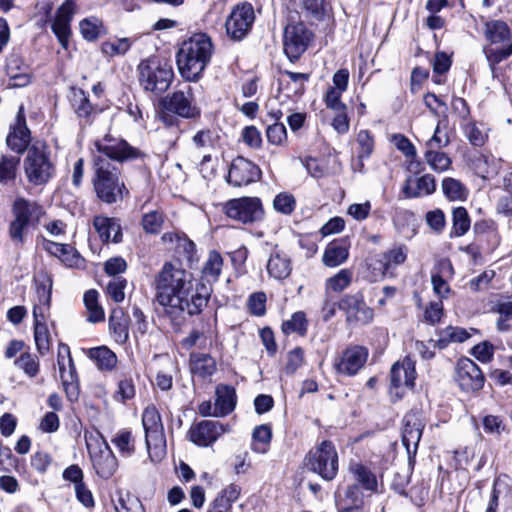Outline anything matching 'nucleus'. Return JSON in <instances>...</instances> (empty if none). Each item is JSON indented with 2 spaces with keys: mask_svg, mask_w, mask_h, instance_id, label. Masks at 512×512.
<instances>
[{
  "mask_svg": "<svg viewBox=\"0 0 512 512\" xmlns=\"http://www.w3.org/2000/svg\"><path fill=\"white\" fill-rule=\"evenodd\" d=\"M154 286L155 299L175 330L186 323L187 316L201 313L209 300L206 287L195 284L193 275L179 262H165L155 276Z\"/></svg>",
  "mask_w": 512,
  "mask_h": 512,
  "instance_id": "1",
  "label": "nucleus"
},
{
  "mask_svg": "<svg viewBox=\"0 0 512 512\" xmlns=\"http://www.w3.org/2000/svg\"><path fill=\"white\" fill-rule=\"evenodd\" d=\"M97 154L93 157V188L97 197L104 203L113 204L122 200L128 190L120 178L119 169L111 160L124 162L142 156L141 151L131 146L124 139L107 133L95 141Z\"/></svg>",
  "mask_w": 512,
  "mask_h": 512,
  "instance_id": "2",
  "label": "nucleus"
},
{
  "mask_svg": "<svg viewBox=\"0 0 512 512\" xmlns=\"http://www.w3.org/2000/svg\"><path fill=\"white\" fill-rule=\"evenodd\" d=\"M213 54V44L205 33H196L184 41L176 54L180 75L196 82L202 76Z\"/></svg>",
  "mask_w": 512,
  "mask_h": 512,
  "instance_id": "3",
  "label": "nucleus"
},
{
  "mask_svg": "<svg viewBox=\"0 0 512 512\" xmlns=\"http://www.w3.org/2000/svg\"><path fill=\"white\" fill-rule=\"evenodd\" d=\"M23 169L30 184L34 186L47 184L56 172L49 147L40 142L30 146L23 161Z\"/></svg>",
  "mask_w": 512,
  "mask_h": 512,
  "instance_id": "4",
  "label": "nucleus"
},
{
  "mask_svg": "<svg viewBox=\"0 0 512 512\" xmlns=\"http://www.w3.org/2000/svg\"><path fill=\"white\" fill-rule=\"evenodd\" d=\"M11 213L13 219L8 227V235L15 245H23L29 226L40 221L43 208L35 201L18 197L12 204Z\"/></svg>",
  "mask_w": 512,
  "mask_h": 512,
  "instance_id": "5",
  "label": "nucleus"
},
{
  "mask_svg": "<svg viewBox=\"0 0 512 512\" xmlns=\"http://www.w3.org/2000/svg\"><path fill=\"white\" fill-rule=\"evenodd\" d=\"M137 70L140 86L154 95L164 93L174 78L172 65L156 58L141 61Z\"/></svg>",
  "mask_w": 512,
  "mask_h": 512,
  "instance_id": "6",
  "label": "nucleus"
},
{
  "mask_svg": "<svg viewBox=\"0 0 512 512\" xmlns=\"http://www.w3.org/2000/svg\"><path fill=\"white\" fill-rule=\"evenodd\" d=\"M142 425L149 458L152 462L158 463L166 456L167 446L162 419L154 405H149L144 409Z\"/></svg>",
  "mask_w": 512,
  "mask_h": 512,
  "instance_id": "7",
  "label": "nucleus"
},
{
  "mask_svg": "<svg viewBox=\"0 0 512 512\" xmlns=\"http://www.w3.org/2000/svg\"><path fill=\"white\" fill-rule=\"evenodd\" d=\"M307 467L324 480H333L338 472V454L330 441L321 442L306 456Z\"/></svg>",
  "mask_w": 512,
  "mask_h": 512,
  "instance_id": "8",
  "label": "nucleus"
},
{
  "mask_svg": "<svg viewBox=\"0 0 512 512\" xmlns=\"http://www.w3.org/2000/svg\"><path fill=\"white\" fill-rule=\"evenodd\" d=\"M312 32L302 22L287 24L284 29L283 49L291 62L297 61L307 50Z\"/></svg>",
  "mask_w": 512,
  "mask_h": 512,
  "instance_id": "9",
  "label": "nucleus"
},
{
  "mask_svg": "<svg viewBox=\"0 0 512 512\" xmlns=\"http://www.w3.org/2000/svg\"><path fill=\"white\" fill-rule=\"evenodd\" d=\"M224 212L230 219L244 224L260 221L264 215L260 199L252 197L229 200L224 205Z\"/></svg>",
  "mask_w": 512,
  "mask_h": 512,
  "instance_id": "10",
  "label": "nucleus"
},
{
  "mask_svg": "<svg viewBox=\"0 0 512 512\" xmlns=\"http://www.w3.org/2000/svg\"><path fill=\"white\" fill-rule=\"evenodd\" d=\"M57 364L65 393L69 400H77L79 395L76 368L67 344L58 346Z\"/></svg>",
  "mask_w": 512,
  "mask_h": 512,
  "instance_id": "11",
  "label": "nucleus"
},
{
  "mask_svg": "<svg viewBox=\"0 0 512 512\" xmlns=\"http://www.w3.org/2000/svg\"><path fill=\"white\" fill-rule=\"evenodd\" d=\"M255 20L252 4L244 2L237 5L226 20L227 34L234 40L243 39L251 29Z\"/></svg>",
  "mask_w": 512,
  "mask_h": 512,
  "instance_id": "12",
  "label": "nucleus"
},
{
  "mask_svg": "<svg viewBox=\"0 0 512 512\" xmlns=\"http://www.w3.org/2000/svg\"><path fill=\"white\" fill-rule=\"evenodd\" d=\"M454 379L464 392H475L484 386V375L478 365L469 358H461L455 367Z\"/></svg>",
  "mask_w": 512,
  "mask_h": 512,
  "instance_id": "13",
  "label": "nucleus"
},
{
  "mask_svg": "<svg viewBox=\"0 0 512 512\" xmlns=\"http://www.w3.org/2000/svg\"><path fill=\"white\" fill-rule=\"evenodd\" d=\"M163 107L168 112L178 115L185 119H195L200 116V108L197 106L193 97L191 88L185 91H176L167 96L163 102Z\"/></svg>",
  "mask_w": 512,
  "mask_h": 512,
  "instance_id": "14",
  "label": "nucleus"
},
{
  "mask_svg": "<svg viewBox=\"0 0 512 512\" xmlns=\"http://www.w3.org/2000/svg\"><path fill=\"white\" fill-rule=\"evenodd\" d=\"M338 309L345 313L348 324H367L373 319V310L367 306L361 293L345 295L338 302Z\"/></svg>",
  "mask_w": 512,
  "mask_h": 512,
  "instance_id": "15",
  "label": "nucleus"
},
{
  "mask_svg": "<svg viewBox=\"0 0 512 512\" xmlns=\"http://www.w3.org/2000/svg\"><path fill=\"white\" fill-rule=\"evenodd\" d=\"M416 379L415 364L409 358L395 363L390 372V395L401 398L405 389L412 388Z\"/></svg>",
  "mask_w": 512,
  "mask_h": 512,
  "instance_id": "16",
  "label": "nucleus"
},
{
  "mask_svg": "<svg viewBox=\"0 0 512 512\" xmlns=\"http://www.w3.org/2000/svg\"><path fill=\"white\" fill-rule=\"evenodd\" d=\"M227 432L226 427L218 421L202 420L193 424L189 431V439L197 446L208 447Z\"/></svg>",
  "mask_w": 512,
  "mask_h": 512,
  "instance_id": "17",
  "label": "nucleus"
},
{
  "mask_svg": "<svg viewBox=\"0 0 512 512\" xmlns=\"http://www.w3.org/2000/svg\"><path fill=\"white\" fill-rule=\"evenodd\" d=\"M89 453L93 468L99 477L109 479L114 475L118 467V461L103 437L101 445L94 449L89 448Z\"/></svg>",
  "mask_w": 512,
  "mask_h": 512,
  "instance_id": "18",
  "label": "nucleus"
},
{
  "mask_svg": "<svg viewBox=\"0 0 512 512\" xmlns=\"http://www.w3.org/2000/svg\"><path fill=\"white\" fill-rule=\"evenodd\" d=\"M31 141V133L26 124L24 106L21 105L17 111L14 124L6 137L7 146L18 154H23Z\"/></svg>",
  "mask_w": 512,
  "mask_h": 512,
  "instance_id": "19",
  "label": "nucleus"
},
{
  "mask_svg": "<svg viewBox=\"0 0 512 512\" xmlns=\"http://www.w3.org/2000/svg\"><path fill=\"white\" fill-rule=\"evenodd\" d=\"M260 169L244 157H236L229 168L227 181L234 187H241L257 181L260 178Z\"/></svg>",
  "mask_w": 512,
  "mask_h": 512,
  "instance_id": "20",
  "label": "nucleus"
},
{
  "mask_svg": "<svg viewBox=\"0 0 512 512\" xmlns=\"http://www.w3.org/2000/svg\"><path fill=\"white\" fill-rule=\"evenodd\" d=\"M424 426L420 412L410 411L404 416L402 443L409 455L416 454Z\"/></svg>",
  "mask_w": 512,
  "mask_h": 512,
  "instance_id": "21",
  "label": "nucleus"
},
{
  "mask_svg": "<svg viewBox=\"0 0 512 512\" xmlns=\"http://www.w3.org/2000/svg\"><path fill=\"white\" fill-rule=\"evenodd\" d=\"M75 6L73 0H65L57 9L55 19L51 26L53 33L64 49L68 48L69 37L71 35L70 23L75 13Z\"/></svg>",
  "mask_w": 512,
  "mask_h": 512,
  "instance_id": "22",
  "label": "nucleus"
},
{
  "mask_svg": "<svg viewBox=\"0 0 512 512\" xmlns=\"http://www.w3.org/2000/svg\"><path fill=\"white\" fill-rule=\"evenodd\" d=\"M368 351L362 346H352L347 348L335 367L338 373L354 376L364 366L367 361Z\"/></svg>",
  "mask_w": 512,
  "mask_h": 512,
  "instance_id": "23",
  "label": "nucleus"
},
{
  "mask_svg": "<svg viewBox=\"0 0 512 512\" xmlns=\"http://www.w3.org/2000/svg\"><path fill=\"white\" fill-rule=\"evenodd\" d=\"M43 249L57 257L65 266L80 268L84 265V258L70 244H60L50 240H43Z\"/></svg>",
  "mask_w": 512,
  "mask_h": 512,
  "instance_id": "24",
  "label": "nucleus"
},
{
  "mask_svg": "<svg viewBox=\"0 0 512 512\" xmlns=\"http://www.w3.org/2000/svg\"><path fill=\"white\" fill-rule=\"evenodd\" d=\"M34 317V340L37 351L40 355L44 356L50 350L51 337L48 327L45 322V315L43 307L34 306L33 308Z\"/></svg>",
  "mask_w": 512,
  "mask_h": 512,
  "instance_id": "25",
  "label": "nucleus"
},
{
  "mask_svg": "<svg viewBox=\"0 0 512 512\" xmlns=\"http://www.w3.org/2000/svg\"><path fill=\"white\" fill-rule=\"evenodd\" d=\"M236 404L235 389L228 385H218L215 391L213 416H226L233 411Z\"/></svg>",
  "mask_w": 512,
  "mask_h": 512,
  "instance_id": "26",
  "label": "nucleus"
},
{
  "mask_svg": "<svg viewBox=\"0 0 512 512\" xmlns=\"http://www.w3.org/2000/svg\"><path fill=\"white\" fill-rule=\"evenodd\" d=\"M93 225L103 242L113 241L118 243L121 241V227L114 218L96 216L93 220Z\"/></svg>",
  "mask_w": 512,
  "mask_h": 512,
  "instance_id": "27",
  "label": "nucleus"
},
{
  "mask_svg": "<svg viewBox=\"0 0 512 512\" xmlns=\"http://www.w3.org/2000/svg\"><path fill=\"white\" fill-rule=\"evenodd\" d=\"M73 105L77 116L84 119L85 123L91 124L97 117L101 116V112L90 103L88 96L82 89L73 90Z\"/></svg>",
  "mask_w": 512,
  "mask_h": 512,
  "instance_id": "28",
  "label": "nucleus"
},
{
  "mask_svg": "<svg viewBox=\"0 0 512 512\" xmlns=\"http://www.w3.org/2000/svg\"><path fill=\"white\" fill-rule=\"evenodd\" d=\"M309 74L284 70L280 72L279 84L281 89H286L287 96L301 95L305 89V83L309 80Z\"/></svg>",
  "mask_w": 512,
  "mask_h": 512,
  "instance_id": "29",
  "label": "nucleus"
},
{
  "mask_svg": "<svg viewBox=\"0 0 512 512\" xmlns=\"http://www.w3.org/2000/svg\"><path fill=\"white\" fill-rule=\"evenodd\" d=\"M109 329L117 343L124 344L129 338V319L121 308H114L109 318Z\"/></svg>",
  "mask_w": 512,
  "mask_h": 512,
  "instance_id": "30",
  "label": "nucleus"
},
{
  "mask_svg": "<svg viewBox=\"0 0 512 512\" xmlns=\"http://www.w3.org/2000/svg\"><path fill=\"white\" fill-rule=\"evenodd\" d=\"M412 179L409 178L403 187V192L407 198H417L430 195L436 190L435 178L431 174H425L415 180L416 188L412 189Z\"/></svg>",
  "mask_w": 512,
  "mask_h": 512,
  "instance_id": "31",
  "label": "nucleus"
},
{
  "mask_svg": "<svg viewBox=\"0 0 512 512\" xmlns=\"http://www.w3.org/2000/svg\"><path fill=\"white\" fill-rule=\"evenodd\" d=\"M34 279L36 283V294L39 302L35 306L43 307V311L45 313L50 307L52 278L46 271H39Z\"/></svg>",
  "mask_w": 512,
  "mask_h": 512,
  "instance_id": "32",
  "label": "nucleus"
},
{
  "mask_svg": "<svg viewBox=\"0 0 512 512\" xmlns=\"http://www.w3.org/2000/svg\"><path fill=\"white\" fill-rule=\"evenodd\" d=\"M190 369L194 375L206 378L216 372V361L209 354L195 353L190 358Z\"/></svg>",
  "mask_w": 512,
  "mask_h": 512,
  "instance_id": "33",
  "label": "nucleus"
},
{
  "mask_svg": "<svg viewBox=\"0 0 512 512\" xmlns=\"http://www.w3.org/2000/svg\"><path fill=\"white\" fill-rule=\"evenodd\" d=\"M88 356L99 370L111 371L116 367L117 356L106 346L94 347L88 350Z\"/></svg>",
  "mask_w": 512,
  "mask_h": 512,
  "instance_id": "34",
  "label": "nucleus"
},
{
  "mask_svg": "<svg viewBox=\"0 0 512 512\" xmlns=\"http://www.w3.org/2000/svg\"><path fill=\"white\" fill-rule=\"evenodd\" d=\"M267 271L274 279L284 280L291 274V261L286 255L276 252L268 260Z\"/></svg>",
  "mask_w": 512,
  "mask_h": 512,
  "instance_id": "35",
  "label": "nucleus"
},
{
  "mask_svg": "<svg viewBox=\"0 0 512 512\" xmlns=\"http://www.w3.org/2000/svg\"><path fill=\"white\" fill-rule=\"evenodd\" d=\"M299 6L307 17L317 21H323L332 10L327 0H299Z\"/></svg>",
  "mask_w": 512,
  "mask_h": 512,
  "instance_id": "36",
  "label": "nucleus"
},
{
  "mask_svg": "<svg viewBox=\"0 0 512 512\" xmlns=\"http://www.w3.org/2000/svg\"><path fill=\"white\" fill-rule=\"evenodd\" d=\"M484 34L491 44H499L510 39L511 31L506 22L490 20L485 23Z\"/></svg>",
  "mask_w": 512,
  "mask_h": 512,
  "instance_id": "37",
  "label": "nucleus"
},
{
  "mask_svg": "<svg viewBox=\"0 0 512 512\" xmlns=\"http://www.w3.org/2000/svg\"><path fill=\"white\" fill-rule=\"evenodd\" d=\"M20 158L11 155L0 157V184L6 185L15 181Z\"/></svg>",
  "mask_w": 512,
  "mask_h": 512,
  "instance_id": "38",
  "label": "nucleus"
},
{
  "mask_svg": "<svg viewBox=\"0 0 512 512\" xmlns=\"http://www.w3.org/2000/svg\"><path fill=\"white\" fill-rule=\"evenodd\" d=\"M483 53L485 54L491 72L494 73L496 66L512 55V41L503 47H493L492 44L485 46Z\"/></svg>",
  "mask_w": 512,
  "mask_h": 512,
  "instance_id": "39",
  "label": "nucleus"
},
{
  "mask_svg": "<svg viewBox=\"0 0 512 512\" xmlns=\"http://www.w3.org/2000/svg\"><path fill=\"white\" fill-rule=\"evenodd\" d=\"M83 301L88 312L87 320L89 322L97 323L104 320L105 313L98 303V292L96 290H88L84 294Z\"/></svg>",
  "mask_w": 512,
  "mask_h": 512,
  "instance_id": "40",
  "label": "nucleus"
},
{
  "mask_svg": "<svg viewBox=\"0 0 512 512\" xmlns=\"http://www.w3.org/2000/svg\"><path fill=\"white\" fill-rule=\"evenodd\" d=\"M272 438L271 427L267 424L256 426L252 433L253 443L251 449L260 454L267 452Z\"/></svg>",
  "mask_w": 512,
  "mask_h": 512,
  "instance_id": "41",
  "label": "nucleus"
},
{
  "mask_svg": "<svg viewBox=\"0 0 512 512\" xmlns=\"http://www.w3.org/2000/svg\"><path fill=\"white\" fill-rule=\"evenodd\" d=\"M223 267V258L217 251L213 250L209 253L207 260L202 268V275L208 281L215 282L218 280Z\"/></svg>",
  "mask_w": 512,
  "mask_h": 512,
  "instance_id": "42",
  "label": "nucleus"
},
{
  "mask_svg": "<svg viewBox=\"0 0 512 512\" xmlns=\"http://www.w3.org/2000/svg\"><path fill=\"white\" fill-rule=\"evenodd\" d=\"M442 191L450 201H465L468 196L467 188L459 180L451 177L443 179Z\"/></svg>",
  "mask_w": 512,
  "mask_h": 512,
  "instance_id": "43",
  "label": "nucleus"
},
{
  "mask_svg": "<svg viewBox=\"0 0 512 512\" xmlns=\"http://www.w3.org/2000/svg\"><path fill=\"white\" fill-rule=\"evenodd\" d=\"M348 249L342 244L331 243L325 249L323 262L326 266L336 267L341 265L348 257Z\"/></svg>",
  "mask_w": 512,
  "mask_h": 512,
  "instance_id": "44",
  "label": "nucleus"
},
{
  "mask_svg": "<svg viewBox=\"0 0 512 512\" xmlns=\"http://www.w3.org/2000/svg\"><path fill=\"white\" fill-rule=\"evenodd\" d=\"M451 236L461 237L465 235L471 226L469 214L464 207H457L452 212Z\"/></svg>",
  "mask_w": 512,
  "mask_h": 512,
  "instance_id": "45",
  "label": "nucleus"
},
{
  "mask_svg": "<svg viewBox=\"0 0 512 512\" xmlns=\"http://www.w3.org/2000/svg\"><path fill=\"white\" fill-rule=\"evenodd\" d=\"M308 321L302 311L295 312L291 318L282 323L281 329L284 334L297 333L304 336L307 333Z\"/></svg>",
  "mask_w": 512,
  "mask_h": 512,
  "instance_id": "46",
  "label": "nucleus"
},
{
  "mask_svg": "<svg viewBox=\"0 0 512 512\" xmlns=\"http://www.w3.org/2000/svg\"><path fill=\"white\" fill-rule=\"evenodd\" d=\"M14 364L29 378H34L40 371V362L36 355L28 352L22 353Z\"/></svg>",
  "mask_w": 512,
  "mask_h": 512,
  "instance_id": "47",
  "label": "nucleus"
},
{
  "mask_svg": "<svg viewBox=\"0 0 512 512\" xmlns=\"http://www.w3.org/2000/svg\"><path fill=\"white\" fill-rule=\"evenodd\" d=\"M425 160L428 165L436 172H444L451 165L450 157L439 149H427Z\"/></svg>",
  "mask_w": 512,
  "mask_h": 512,
  "instance_id": "48",
  "label": "nucleus"
},
{
  "mask_svg": "<svg viewBox=\"0 0 512 512\" xmlns=\"http://www.w3.org/2000/svg\"><path fill=\"white\" fill-rule=\"evenodd\" d=\"M450 143V137L447 131V121H439L432 137L427 140V149H441L448 146Z\"/></svg>",
  "mask_w": 512,
  "mask_h": 512,
  "instance_id": "49",
  "label": "nucleus"
},
{
  "mask_svg": "<svg viewBox=\"0 0 512 512\" xmlns=\"http://www.w3.org/2000/svg\"><path fill=\"white\" fill-rule=\"evenodd\" d=\"M351 470L357 482L360 483L364 489L369 491H375L377 489L376 476L368 468L361 464H355L351 467Z\"/></svg>",
  "mask_w": 512,
  "mask_h": 512,
  "instance_id": "50",
  "label": "nucleus"
},
{
  "mask_svg": "<svg viewBox=\"0 0 512 512\" xmlns=\"http://www.w3.org/2000/svg\"><path fill=\"white\" fill-rule=\"evenodd\" d=\"M80 32L85 40H96L103 29L102 21L96 17L83 19L79 24Z\"/></svg>",
  "mask_w": 512,
  "mask_h": 512,
  "instance_id": "51",
  "label": "nucleus"
},
{
  "mask_svg": "<svg viewBox=\"0 0 512 512\" xmlns=\"http://www.w3.org/2000/svg\"><path fill=\"white\" fill-rule=\"evenodd\" d=\"M351 279V272L347 269H342L336 275L326 280L325 292H341L350 285Z\"/></svg>",
  "mask_w": 512,
  "mask_h": 512,
  "instance_id": "52",
  "label": "nucleus"
},
{
  "mask_svg": "<svg viewBox=\"0 0 512 512\" xmlns=\"http://www.w3.org/2000/svg\"><path fill=\"white\" fill-rule=\"evenodd\" d=\"M164 214L161 211L154 210L147 212L142 217V227L146 233L158 234L164 223Z\"/></svg>",
  "mask_w": 512,
  "mask_h": 512,
  "instance_id": "53",
  "label": "nucleus"
},
{
  "mask_svg": "<svg viewBox=\"0 0 512 512\" xmlns=\"http://www.w3.org/2000/svg\"><path fill=\"white\" fill-rule=\"evenodd\" d=\"M386 265L392 272L397 266L403 264L407 259V247L405 245H396L388 251L382 253Z\"/></svg>",
  "mask_w": 512,
  "mask_h": 512,
  "instance_id": "54",
  "label": "nucleus"
},
{
  "mask_svg": "<svg viewBox=\"0 0 512 512\" xmlns=\"http://www.w3.org/2000/svg\"><path fill=\"white\" fill-rule=\"evenodd\" d=\"M112 443H114L119 452L124 456H130L135 451L134 439L131 431H119L112 439Z\"/></svg>",
  "mask_w": 512,
  "mask_h": 512,
  "instance_id": "55",
  "label": "nucleus"
},
{
  "mask_svg": "<svg viewBox=\"0 0 512 512\" xmlns=\"http://www.w3.org/2000/svg\"><path fill=\"white\" fill-rule=\"evenodd\" d=\"M356 143L359 147L358 158L361 161L363 159L369 158L374 149V139L369 131H359L356 137Z\"/></svg>",
  "mask_w": 512,
  "mask_h": 512,
  "instance_id": "56",
  "label": "nucleus"
},
{
  "mask_svg": "<svg viewBox=\"0 0 512 512\" xmlns=\"http://www.w3.org/2000/svg\"><path fill=\"white\" fill-rule=\"evenodd\" d=\"M296 206V200L294 196L288 192H282L275 196L273 201L274 209L282 214H291Z\"/></svg>",
  "mask_w": 512,
  "mask_h": 512,
  "instance_id": "57",
  "label": "nucleus"
},
{
  "mask_svg": "<svg viewBox=\"0 0 512 512\" xmlns=\"http://www.w3.org/2000/svg\"><path fill=\"white\" fill-rule=\"evenodd\" d=\"M127 280L123 277L113 278L106 287L108 296L116 303H121L125 299V288Z\"/></svg>",
  "mask_w": 512,
  "mask_h": 512,
  "instance_id": "58",
  "label": "nucleus"
},
{
  "mask_svg": "<svg viewBox=\"0 0 512 512\" xmlns=\"http://www.w3.org/2000/svg\"><path fill=\"white\" fill-rule=\"evenodd\" d=\"M192 143L200 151H210L215 144L213 132L210 129L199 130L192 137Z\"/></svg>",
  "mask_w": 512,
  "mask_h": 512,
  "instance_id": "59",
  "label": "nucleus"
},
{
  "mask_svg": "<svg viewBox=\"0 0 512 512\" xmlns=\"http://www.w3.org/2000/svg\"><path fill=\"white\" fill-rule=\"evenodd\" d=\"M136 388L131 376L123 375L118 382V390L116 392L117 399L122 402L130 400L135 396Z\"/></svg>",
  "mask_w": 512,
  "mask_h": 512,
  "instance_id": "60",
  "label": "nucleus"
},
{
  "mask_svg": "<svg viewBox=\"0 0 512 512\" xmlns=\"http://www.w3.org/2000/svg\"><path fill=\"white\" fill-rule=\"evenodd\" d=\"M266 299L264 292L252 293L248 299V308L251 314L263 316L266 312Z\"/></svg>",
  "mask_w": 512,
  "mask_h": 512,
  "instance_id": "61",
  "label": "nucleus"
},
{
  "mask_svg": "<svg viewBox=\"0 0 512 512\" xmlns=\"http://www.w3.org/2000/svg\"><path fill=\"white\" fill-rule=\"evenodd\" d=\"M268 141L273 145H281L286 141L287 131L283 123H274L266 131Z\"/></svg>",
  "mask_w": 512,
  "mask_h": 512,
  "instance_id": "62",
  "label": "nucleus"
},
{
  "mask_svg": "<svg viewBox=\"0 0 512 512\" xmlns=\"http://www.w3.org/2000/svg\"><path fill=\"white\" fill-rule=\"evenodd\" d=\"M369 261L368 265L369 268L372 269L375 280L384 278L388 274L393 275V272H391L388 265H386V261L382 254L371 257Z\"/></svg>",
  "mask_w": 512,
  "mask_h": 512,
  "instance_id": "63",
  "label": "nucleus"
},
{
  "mask_svg": "<svg viewBox=\"0 0 512 512\" xmlns=\"http://www.w3.org/2000/svg\"><path fill=\"white\" fill-rule=\"evenodd\" d=\"M426 222L435 233L440 234L446 225L445 215L440 209L429 211L426 214Z\"/></svg>",
  "mask_w": 512,
  "mask_h": 512,
  "instance_id": "64",
  "label": "nucleus"
}]
</instances>
